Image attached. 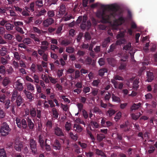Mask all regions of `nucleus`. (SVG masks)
I'll use <instances>...</instances> for the list:
<instances>
[{"instance_id":"obj_59","label":"nucleus","mask_w":157,"mask_h":157,"mask_svg":"<svg viewBox=\"0 0 157 157\" xmlns=\"http://www.w3.org/2000/svg\"><path fill=\"white\" fill-rule=\"evenodd\" d=\"M6 96L4 94L1 95L0 96V101L1 102H4Z\"/></svg>"},{"instance_id":"obj_20","label":"nucleus","mask_w":157,"mask_h":157,"mask_svg":"<svg viewBox=\"0 0 157 157\" xmlns=\"http://www.w3.org/2000/svg\"><path fill=\"white\" fill-rule=\"evenodd\" d=\"M7 50L6 48L4 46H3L1 49H0V53L2 56L5 55L7 52Z\"/></svg>"},{"instance_id":"obj_50","label":"nucleus","mask_w":157,"mask_h":157,"mask_svg":"<svg viewBox=\"0 0 157 157\" xmlns=\"http://www.w3.org/2000/svg\"><path fill=\"white\" fill-rule=\"evenodd\" d=\"M33 29L34 31L35 32H36L39 34L41 33H42L44 32L40 30L39 29L36 28V27H33Z\"/></svg>"},{"instance_id":"obj_58","label":"nucleus","mask_w":157,"mask_h":157,"mask_svg":"<svg viewBox=\"0 0 157 157\" xmlns=\"http://www.w3.org/2000/svg\"><path fill=\"white\" fill-rule=\"evenodd\" d=\"M14 24L16 27L18 26H22L23 25V23L21 21H14Z\"/></svg>"},{"instance_id":"obj_60","label":"nucleus","mask_w":157,"mask_h":157,"mask_svg":"<svg viewBox=\"0 0 157 157\" xmlns=\"http://www.w3.org/2000/svg\"><path fill=\"white\" fill-rule=\"evenodd\" d=\"M98 63L100 66L104 65L105 63L104 59L102 58H100L98 61Z\"/></svg>"},{"instance_id":"obj_53","label":"nucleus","mask_w":157,"mask_h":157,"mask_svg":"<svg viewBox=\"0 0 157 157\" xmlns=\"http://www.w3.org/2000/svg\"><path fill=\"white\" fill-rule=\"evenodd\" d=\"M104 136L102 134H98L97 135V140L99 141L102 140L104 138Z\"/></svg>"},{"instance_id":"obj_3","label":"nucleus","mask_w":157,"mask_h":157,"mask_svg":"<svg viewBox=\"0 0 157 157\" xmlns=\"http://www.w3.org/2000/svg\"><path fill=\"white\" fill-rule=\"evenodd\" d=\"M11 131L9 125L6 122L3 123L0 129V133L3 136L8 135Z\"/></svg>"},{"instance_id":"obj_46","label":"nucleus","mask_w":157,"mask_h":157,"mask_svg":"<svg viewBox=\"0 0 157 157\" xmlns=\"http://www.w3.org/2000/svg\"><path fill=\"white\" fill-rule=\"evenodd\" d=\"M41 78L45 82L47 83H49V80L47 76L45 75H42Z\"/></svg>"},{"instance_id":"obj_17","label":"nucleus","mask_w":157,"mask_h":157,"mask_svg":"<svg viewBox=\"0 0 157 157\" xmlns=\"http://www.w3.org/2000/svg\"><path fill=\"white\" fill-rule=\"evenodd\" d=\"M73 127L74 128H76L75 129V130L78 132H81L82 130V128L80 125L76 124H74Z\"/></svg>"},{"instance_id":"obj_35","label":"nucleus","mask_w":157,"mask_h":157,"mask_svg":"<svg viewBox=\"0 0 157 157\" xmlns=\"http://www.w3.org/2000/svg\"><path fill=\"white\" fill-rule=\"evenodd\" d=\"M0 157H7L6 152L3 149H0Z\"/></svg>"},{"instance_id":"obj_16","label":"nucleus","mask_w":157,"mask_h":157,"mask_svg":"<svg viewBox=\"0 0 157 157\" xmlns=\"http://www.w3.org/2000/svg\"><path fill=\"white\" fill-rule=\"evenodd\" d=\"M147 80L148 82H151L153 79V74L151 72L147 73Z\"/></svg>"},{"instance_id":"obj_6","label":"nucleus","mask_w":157,"mask_h":157,"mask_svg":"<svg viewBox=\"0 0 157 157\" xmlns=\"http://www.w3.org/2000/svg\"><path fill=\"white\" fill-rule=\"evenodd\" d=\"M30 145L32 152L34 154L37 153L36 144L35 141L33 139H31Z\"/></svg>"},{"instance_id":"obj_10","label":"nucleus","mask_w":157,"mask_h":157,"mask_svg":"<svg viewBox=\"0 0 157 157\" xmlns=\"http://www.w3.org/2000/svg\"><path fill=\"white\" fill-rule=\"evenodd\" d=\"M52 146L53 148L56 150H59L61 148V144L57 140H55L52 145Z\"/></svg>"},{"instance_id":"obj_31","label":"nucleus","mask_w":157,"mask_h":157,"mask_svg":"<svg viewBox=\"0 0 157 157\" xmlns=\"http://www.w3.org/2000/svg\"><path fill=\"white\" fill-rule=\"evenodd\" d=\"M141 115V114L140 113L136 114H132V117L133 119L136 120Z\"/></svg>"},{"instance_id":"obj_44","label":"nucleus","mask_w":157,"mask_h":157,"mask_svg":"<svg viewBox=\"0 0 157 157\" xmlns=\"http://www.w3.org/2000/svg\"><path fill=\"white\" fill-rule=\"evenodd\" d=\"M49 79L50 82L53 84H55L58 82V79L56 78H55L49 76Z\"/></svg>"},{"instance_id":"obj_28","label":"nucleus","mask_w":157,"mask_h":157,"mask_svg":"<svg viewBox=\"0 0 157 157\" xmlns=\"http://www.w3.org/2000/svg\"><path fill=\"white\" fill-rule=\"evenodd\" d=\"M110 39L109 37H108L106 39H105L104 41H103L102 44V46L103 47H106L108 43H110Z\"/></svg>"},{"instance_id":"obj_30","label":"nucleus","mask_w":157,"mask_h":157,"mask_svg":"<svg viewBox=\"0 0 157 157\" xmlns=\"http://www.w3.org/2000/svg\"><path fill=\"white\" fill-rule=\"evenodd\" d=\"M121 112H119L114 117V119L116 121H118L121 117Z\"/></svg>"},{"instance_id":"obj_19","label":"nucleus","mask_w":157,"mask_h":157,"mask_svg":"<svg viewBox=\"0 0 157 157\" xmlns=\"http://www.w3.org/2000/svg\"><path fill=\"white\" fill-rule=\"evenodd\" d=\"M23 103V100L20 96H18L16 100L17 105L18 106H20Z\"/></svg>"},{"instance_id":"obj_48","label":"nucleus","mask_w":157,"mask_h":157,"mask_svg":"<svg viewBox=\"0 0 157 157\" xmlns=\"http://www.w3.org/2000/svg\"><path fill=\"white\" fill-rule=\"evenodd\" d=\"M105 121L106 118L105 117H102L101 122V124L102 127H106V125L105 124Z\"/></svg>"},{"instance_id":"obj_40","label":"nucleus","mask_w":157,"mask_h":157,"mask_svg":"<svg viewBox=\"0 0 157 157\" xmlns=\"http://www.w3.org/2000/svg\"><path fill=\"white\" fill-rule=\"evenodd\" d=\"M138 80L136 79L134 81L133 86L134 89H137L138 87Z\"/></svg>"},{"instance_id":"obj_61","label":"nucleus","mask_w":157,"mask_h":157,"mask_svg":"<svg viewBox=\"0 0 157 157\" xmlns=\"http://www.w3.org/2000/svg\"><path fill=\"white\" fill-rule=\"evenodd\" d=\"M5 115V113L4 111L0 109V118H3Z\"/></svg>"},{"instance_id":"obj_62","label":"nucleus","mask_w":157,"mask_h":157,"mask_svg":"<svg viewBox=\"0 0 157 157\" xmlns=\"http://www.w3.org/2000/svg\"><path fill=\"white\" fill-rule=\"evenodd\" d=\"M16 30L18 32L21 33L23 34L24 33L22 28L19 27L18 26H17L16 27Z\"/></svg>"},{"instance_id":"obj_49","label":"nucleus","mask_w":157,"mask_h":157,"mask_svg":"<svg viewBox=\"0 0 157 157\" xmlns=\"http://www.w3.org/2000/svg\"><path fill=\"white\" fill-rule=\"evenodd\" d=\"M66 51L68 53H71L74 51V49L71 47H68L67 48Z\"/></svg>"},{"instance_id":"obj_4","label":"nucleus","mask_w":157,"mask_h":157,"mask_svg":"<svg viewBox=\"0 0 157 157\" xmlns=\"http://www.w3.org/2000/svg\"><path fill=\"white\" fill-rule=\"evenodd\" d=\"M16 121L17 126L20 128L25 129L27 128L26 122L25 119H22L21 121L19 119L17 118L16 119Z\"/></svg>"},{"instance_id":"obj_29","label":"nucleus","mask_w":157,"mask_h":157,"mask_svg":"<svg viewBox=\"0 0 157 157\" xmlns=\"http://www.w3.org/2000/svg\"><path fill=\"white\" fill-rule=\"evenodd\" d=\"M28 126L30 129H32L34 127V124L30 119H29L28 121Z\"/></svg>"},{"instance_id":"obj_15","label":"nucleus","mask_w":157,"mask_h":157,"mask_svg":"<svg viewBox=\"0 0 157 157\" xmlns=\"http://www.w3.org/2000/svg\"><path fill=\"white\" fill-rule=\"evenodd\" d=\"M112 98L113 101L117 103H119L121 102L120 98L115 96L114 94L112 95Z\"/></svg>"},{"instance_id":"obj_47","label":"nucleus","mask_w":157,"mask_h":157,"mask_svg":"<svg viewBox=\"0 0 157 157\" xmlns=\"http://www.w3.org/2000/svg\"><path fill=\"white\" fill-rule=\"evenodd\" d=\"M23 42L26 44H29L31 43L30 39L29 38H25L23 40Z\"/></svg>"},{"instance_id":"obj_64","label":"nucleus","mask_w":157,"mask_h":157,"mask_svg":"<svg viewBox=\"0 0 157 157\" xmlns=\"http://www.w3.org/2000/svg\"><path fill=\"white\" fill-rule=\"evenodd\" d=\"M99 82V81L98 80H94L93 82V85L94 86H98Z\"/></svg>"},{"instance_id":"obj_33","label":"nucleus","mask_w":157,"mask_h":157,"mask_svg":"<svg viewBox=\"0 0 157 157\" xmlns=\"http://www.w3.org/2000/svg\"><path fill=\"white\" fill-rule=\"evenodd\" d=\"M17 91L15 90L14 91L12 94V96L11 97V101H14L16 98L17 97Z\"/></svg>"},{"instance_id":"obj_34","label":"nucleus","mask_w":157,"mask_h":157,"mask_svg":"<svg viewBox=\"0 0 157 157\" xmlns=\"http://www.w3.org/2000/svg\"><path fill=\"white\" fill-rule=\"evenodd\" d=\"M13 27L14 25H13L11 24L10 23H7L6 25V29L9 30L13 29Z\"/></svg>"},{"instance_id":"obj_52","label":"nucleus","mask_w":157,"mask_h":157,"mask_svg":"<svg viewBox=\"0 0 157 157\" xmlns=\"http://www.w3.org/2000/svg\"><path fill=\"white\" fill-rule=\"evenodd\" d=\"M48 14L49 17H53L55 15L54 11L53 10L49 11L48 12Z\"/></svg>"},{"instance_id":"obj_38","label":"nucleus","mask_w":157,"mask_h":157,"mask_svg":"<svg viewBox=\"0 0 157 157\" xmlns=\"http://www.w3.org/2000/svg\"><path fill=\"white\" fill-rule=\"evenodd\" d=\"M72 18V16L71 15H70L68 16H66L65 17H63L62 18L61 20L62 21H67Z\"/></svg>"},{"instance_id":"obj_27","label":"nucleus","mask_w":157,"mask_h":157,"mask_svg":"<svg viewBox=\"0 0 157 157\" xmlns=\"http://www.w3.org/2000/svg\"><path fill=\"white\" fill-rule=\"evenodd\" d=\"M116 112L115 110L111 109H109L107 111V115L109 117H111Z\"/></svg>"},{"instance_id":"obj_32","label":"nucleus","mask_w":157,"mask_h":157,"mask_svg":"<svg viewBox=\"0 0 157 157\" xmlns=\"http://www.w3.org/2000/svg\"><path fill=\"white\" fill-rule=\"evenodd\" d=\"M26 86L28 89L31 91H33L34 90V87L31 84H27Z\"/></svg>"},{"instance_id":"obj_13","label":"nucleus","mask_w":157,"mask_h":157,"mask_svg":"<svg viewBox=\"0 0 157 157\" xmlns=\"http://www.w3.org/2000/svg\"><path fill=\"white\" fill-rule=\"evenodd\" d=\"M101 95L104 94L103 97L105 100H109L110 98L111 94L109 93L105 92V91H101Z\"/></svg>"},{"instance_id":"obj_42","label":"nucleus","mask_w":157,"mask_h":157,"mask_svg":"<svg viewBox=\"0 0 157 157\" xmlns=\"http://www.w3.org/2000/svg\"><path fill=\"white\" fill-rule=\"evenodd\" d=\"M53 117L56 118L58 117V113L56 111V109L55 108H53L52 109Z\"/></svg>"},{"instance_id":"obj_18","label":"nucleus","mask_w":157,"mask_h":157,"mask_svg":"<svg viewBox=\"0 0 157 157\" xmlns=\"http://www.w3.org/2000/svg\"><path fill=\"white\" fill-rule=\"evenodd\" d=\"M55 133L57 136H63V133L62 130L58 127L56 128L55 129Z\"/></svg>"},{"instance_id":"obj_41","label":"nucleus","mask_w":157,"mask_h":157,"mask_svg":"<svg viewBox=\"0 0 157 157\" xmlns=\"http://www.w3.org/2000/svg\"><path fill=\"white\" fill-rule=\"evenodd\" d=\"M30 113L32 117H35L36 115L35 109L34 108H32L30 109Z\"/></svg>"},{"instance_id":"obj_54","label":"nucleus","mask_w":157,"mask_h":157,"mask_svg":"<svg viewBox=\"0 0 157 157\" xmlns=\"http://www.w3.org/2000/svg\"><path fill=\"white\" fill-rule=\"evenodd\" d=\"M6 72L5 67L4 66H2L0 67V73L4 74Z\"/></svg>"},{"instance_id":"obj_5","label":"nucleus","mask_w":157,"mask_h":157,"mask_svg":"<svg viewBox=\"0 0 157 157\" xmlns=\"http://www.w3.org/2000/svg\"><path fill=\"white\" fill-rule=\"evenodd\" d=\"M87 18V17L86 16L84 15L83 16L82 22L81 25V28L82 29H84L86 27L87 28H89L91 25V23L90 21H88L86 22Z\"/></svg>"},{"instance_id":"obj_39","label":"nucleus","mask_w":157,"mask_h":157,"mask_svg":"<svg viewBox=\"0 0 157 157\" xmlns=\"http://www.w3.org/2000/svg\"><path fill=\"white\" fill-rule=\"evenodd\" d=\"M4 38L8 40H10L13 38V36L10 34H6L4 36Z\"/></svg>"},{"instance_id":"obj_43","label":"nucleus","mask_w":157,"mask_h":157,"mask_svg":"<svg viewBox=\"0 0 157 157\" xmlns=\"http://www.w3.org/2000/svg\"><path fill=\"white\" fill-rule=\"evenodd\" d=\"M6 10H9L10 13V15L11 16H14L16 15L15 13L13 10H11V8L8 7L6 8Z\"/></svg>"},{"instance_id":"obj_12","label":"nucleus","mask_w":157,"mask_h":157,"mask_svg":"<svg viewBox=\"0 0 157 157\" xmlns=\"http://www.w3.org/2000/svg\"><path fill=\"white\" fill-rule=\"evenodd\" d=\"M111 82L113 84L115 88H119L121 89L122 88L123 84L122 83H120L118 85L117 83L116 82V81L115 79H112L111 80Z\"/></svg>"},{"instance_id":"obj_55","label":"nucleus","mask_w":157,"mask_h":157,"mask_svg":"<svg viewBox=\"0 0 157 157\" xmlns=\"http://www.w3.org/2000/svg\"><path fill=\"white\" fill-rule=\"evenodd\" d=\"M5 102V108L6 109H8L10 107V101L9 100H6Z\"/></svg>"},{"instance_id":"obj_37","label":"nucleus","mask_w":157,"mask_h":157,"mask_svg":"<svg viewBox=\"0 0 157 157\" xmlns=\"http://www.w3.org/2000/svg\"><path fill=\"white\" fill-rule=\"evenodd\" d=\"M69 135L71 138L74 140H76L78 139V136L77 134L74 135L73 133L71 132L69 133Z\"/></svg>"},{"instance_id":"obj_45","label":"nucleus","mask_w":157,"mask_h":157,"mask_svg":"<svg viewBox=\"0 0 157 157\" xmlns=\"http://www.w3.org/2000/svg\"><path fill=\"white\" fill-rule=\"evenodd\" d=\"M74 122L77 123L81 124H84L85 126L84 122L82 121L79 118H76L74 121Z\"/></svg>"},{"instance_id":"obj_25","label":"nucleus","mask_w":157,"mask_h":157,"mask_svg":"<svg viewBox=\"0 0 157 157\" xmlns=\"http://www.w3.org/2000/svg\"><path fill=\"white\" fill-rule=\"evenodd\" d=\"M91 125L93 128H99L100 127V125L98 123L95 121H92L90 122Z\"/></svg>"},{"instance_id":"obj_8","label":"nucleus","mask_w":157,"mask_h":157,"mask_svg":"<svg viewBox=\"0 0 157 157\" xmlns=\"http://www.w3.org/2000/svg\"><path fill=\"white\" fill-rule=\"evenodd\" d=\"M15 88L19 90H23V87L22 84L18 80H17L14 84Z\"/></svg>"},{"instance_id":"obj_57","label":"nucleus","mask_w":157,"mask_h":157,"mask_svg":"<svg viewBox=\"0 0 157 157\" xmlns=\"http://www.w3.org/2000/svg\"><path fill=\"white\" fill-rule=\"evenodd\" d=\"M71 42L68 40H63L61 43L62 44L65 46H67Z\"/></svg>"},{"instance_id":"obj_9","label":"nucleus","mask_w":157,"mask_h":157,"mask_svg":"<svg viewBox=\"0 0 157 157\" xmlns=\"http://www.w3.org/2000/svg\"><path fill=\"white\" fill-rule=\"evenodd\" d=\"M54 22V20L51 18H49L44 20L43 23L44 26L47 27L52 24Z\"/></svg>"},{"instance_id":"obj_11","label":"nucleus","mask_w":157,"mask_h":157,"mask_svg":"<svg viewBox=\"0 0 157 157\" xmlns=\"http://www.w3.org/2000/svg\"><path fill=\"white\" fill-rule=\"evenodd\" d=\"M15 148L17 151H20L23 147L22 144L20 142L16 141L15 143Z\"/></svg>"},{"instance_id":"obj_63","label":"nucleus","mask_w":157,"mask_h":157,"mask_svg":"<svg viewBox=\"0 0 157 157\" xmlns=\"http://www.w3.org/2000/svg\"><path fill=\"white\" fill-rule=\"evenodd\" d=\"M14 57L17 60H19L20 59V57L18 52H15L13 53Z\"/></svg>"},{"instance_id":"obj_21","label":"nucleus","mask_w":157,"mask_h":157,"mask_svg":"<svg viewBox=\"0 0 157 157\" xmlns=\"http://www.w3.org/2000/svg\"><path fill=\"white\" fill-rule=\"evenodd\" d=\"M141 105V104L140 103L137 104H134L131 107V109L132 110L137 109L140 107Z\"/></svg>"},{"instance_id":"obj_14","label":"nucleus","mask_w":157,"mask_h":157,"mask_svg":"<svg viewBox=\"0 0 157 157\" xmlns=\"http://www.w3.org/2000/svg\"><path fill=\"white\" fill-rule=\"evenodd\" d=\"M24 92L26 96V97L30 101L32 100V98H33V96L32 95V94L31 93L26 90H24Z\"/></svg>"},{"instance_id":"obj_24","label":"nucleus","mask_w":157,"mask_h":157,"mask_svg":"<svg viewBox=\"0 0 157 157\" xmlns=\"http://www.w3.org/2000/svg\"><path fill=\"white\" fill-rule=\"evenodd\" d=\"M10 82L9 78H5L3 80L2 83L3 85L4 86H7Z\"/></svg>"},{"instance_id":"obj_22","label":"nucleus","mask_w":157,"mask_h":157,"mask_svg":"<svg viewBox=\"0 0 157 157\" xmlns=\"http://www.w3.org/2000/svg\"><path fill=\"white\" fill-rule=\"evenodd\" d=\"M39 142L40 144V145L42 148H43L44 146V143L43 140V137L41 135L39 136Z\"/></svg>"},{"instance_id":"obj_51","label":"nucleus","mask_w":157,"mask_h":157,"mask_svg":"<svg viewBox=\"0 0 157 157\" xmlns=\"http://www.w3.org/2000/svg\"><path fill=\"white\" fill-rule=\"evenodd\" d=\"M96 153L98 155H101V156H105L104 153L100 151L97 149L96 150Z\"/></svg>"},{"instance_id":"obj_56","label":"nucleus","mask_w":157,"mask_h":157,"mask_svg":"<svg viewBox=\"0 0 157 157\" xmlns=\"http://www.w3.org/2000/svg\"><path fill=\"white\" fill-rule=\"evenodd\" d=\"M131 44L129 43L123 47V49L125 50H129L131 47Z\"/></svg>"},{"instance_id":"obj_23","label":"nucleus","mask_w":157,"mask_h":157,"mask_svg":"<svg viewBox=\"0 0 157 157\" xmlns=\"http://www.w3.org/2000/svg\"><path fill=\"white\" fill-rule=\"evenodd\" d=\"M71 124L68 122L66 123L65 127L67 131L69 132L71 129Z\"/></svg>"},{"instance_id":"obj_7","label":"nucleus","mask_w":157,"mask_h":157,"mask_svg":"<svg viewBox=\"0 0 157 157\" xmlns=\"http://www.w3.org/2000/svg\"><path fill=\"white\" fill-rule=\"evenodd\" d=\"M65 12V7L64 5H62L60 6V9L58 13L57 14V16L59 17L62 16Z\"/></svg>"},{"instance_id":"obj_36","label":"nucleus","mask_w":157,"mask_h":157,"mask_svg":"<svg viewBox=\"0 0 157 157\" xmlns=\"http://www.w3.org/2000/svg\"><path fill=\"white\" fill-rule=\"evenodd\" d=\"M107 71L105 69H100L99 71V75L101 76H102L104 75L105 73L107 72Z\"/></svg>"},{"instance_id":"obj_2","label":"nucleus","mask_w":157,"mask_h":157,"mask_svg":"<svg viewBox=\"0 0 157 157\" xmlns=\"http://www.w3.org/2000/svg\"><path fill=\"white\" fill-rule=\"evenodd\" d=\"M124 32H121L117 36V39L120 38V39L117 40L115 44H113L110 46V49L108 52H110L113 51L115 48L116 45H121L124 43L125 42V40L123 38L122 39V38H123L124 37Z\"/></svg>"},{"instance_id":"obj_1","label":"nucleus","mask_w":157,"mask_h":157,"mask_svg":"<svg viewBox=\"0 0 157 157\" xmlns=\"http://www.w3.org/2000/svg\"><path fill=\"white\" fill-rule=\"evenodd\" d=\"M102 11H98L96 15L99 18L101 19L102 23H111V20H113L111 23L113 29H117V26L121 25L124 22V20L122 17H119L117 20H114L117 18L116 15L117 6L114 4L101 6Z\"/></svg>"},{"instance_id":"obj_26","label":"nucleus","mask_w":157,"mask_h":157,"mask_svg":"<svg viewBox=\"0 0 157 157\" xmlns=\"http://www.w3.org/2000/svg\"><path fill=\"white\" fill-rule=\"evenodd\" d=\"M41 44L42 45H44L45 46H41V48L43 50H45L47 48V46L48 45V43L47 41H45L42 42Z\"/></svg>"}]
</instances>
